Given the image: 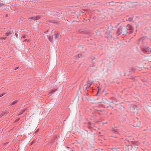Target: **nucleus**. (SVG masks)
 <instances>
[{"instance_id":"obj_30","label":"nucleus","mask_w":151,"mask_h":151,"mask_svg":"<svg viewBox=\"0 0 151 151\" xmlns=\"http://www.w3.org/2000/svg\"><path fill=\"white\" fill-rule=\"evenodd\" d=\"M138 118H137V117H135V120H138Z\"/></svg>"},{"instance_id":"obj_24","label":"nucleus","mask_w":151,"mask_h":151,"mask_svg":"<svg viewBox=\"0 0 151 151\" xmlns=\"http://www.w3.org/2000/svg\"><path fill=\"white\" fill-rule=\"evenodd\" d=\"M27 37V35H24L23 36L21 37V38H26Z\"/></svg>"},{"instance_id":"obj_13","label":"nucleus","mask_w":151,"mask_h":151,"mask_svg":"<svg viewBox=\"0 0 151 151\" xmlns=\"http://www.w3.org/2000/svg\"><path fill=\"white\" fill-rule=\"evenodd\" d=\"M141 125V122L140 121H137V122H135L134 125L135 127H139Z\"/></svg>"},{"instance_id":"obj_20","label":"nucleus","mask_w":151,"mask_h":151,"mask_svg":"<svg viewBox=\"0 0 151 151\" xmlns=\"http://www.w3.org/2000/svg\"><path fill=\"white\" fill-rule=\"evenodd\" d=\"M147 108L148 111L151 114V106H148Z\"/></svg>"},{"instance_id":"obj_26","label":"nucleus","mask_w":151,"mask_h":151,"mask_svg":"<svg viewBox=\"0 0 151 151\" xmlns=\"http://www.w3.org/2000/svg\"><path fill=\"white\" fill-rule=\"evenodd\" d=\"M20 118H18V119H16L15 120L14 122H17L18 121H19L20 120Z\"/></svg>"},{"instance_id":"obj_3","label":"nucleus","mask_w":151,"mask_h":151,"mask_svg":"<svg viewBox=\"0 0 151 151\" xmlns=\"http://www.w3.org/2000/svg\"><path fill=\"white\" fill-rule=\"evenodd\" d=\"M143 51L145 53L150 54L151 52V48L148 47H146L144 49Z\"/></svg>"},{"instance_id":"obj_29","label":"nucleus","mask_w":151,"mask_h":151,"mask_svg":"<svg viewBox=\"0 0 151 151\" xmlns=\"http://www.w3.org/2000/svg\"><path fill=\"white\" fill-rule=\"evenodd\" d=\"M6 93H3L2 94V95H3V96L4 95H5V94H6Z\"/></svg>"},{"instance_id":"obj_7","label":"nucleus","mask_w":151,"mask_h":151,"mask_svg":"<svg viewBox=\"0 0 151 151\" xmlns=\"http://www.w3.org/2000/svg\"><path fill=\"white\" fill-rule=\"evenodd\" d=\"M138 148V145H133L132 147L129 151H137V150Z\"/></svg>"},{"instance_id":"obj_14","label":"nucleus","mask_w":151,"mask_h":151,"mask_svg":"<svg viewBox=\"0 0 151 151\" xmlns=\"http://www.w3.org/2000/svg\"><path fill=\"white\" fill-rule=\"evenodd\" d=\"M88 82H89L88 81V82H87L88 84H87L85 86H86V90H87V89L88 88H90V87L91 85V84H89Z\"/></svg>"},{"instance_id":"obj_31","label":"nucleus","mask_w":151,"mask_h":151,"mask_svg":"<svg viewBox=\"0 0 151 151\" xmlns=\"http://www.w3.org/2000/svg\"><path fill=\"white\" fill-rule=\"evenodd\" d=\"M2 96H3V95H2V94H1V95H0V97H2Z\"/></svg>"},{"instance_id":"obj_19","label":"nucleus","mask_w":151,"mask_h":151,"mask_svg":"<svg viewBox=\"0 0 151 151\" xmlns=\"http://www.w3.org/2000/svg\"><path fill=\"white\" fill-rule=\"evenodd\" d=\"M108 3L110 5H111V6L114 5L115 4V3L113 1L109 2Z\"/></svg>"},{"instance_id":"obj_8","label":"nucleus","mask_w":151,"mask_h":151,"mask_svg":"<svg viewBox=\"0 0 151 151\" xmlns=\"http://www.w3.org/2000/svg\"><path fill=\"white\" fill-rule=\"evenodd\" d=\"M127 30L129 32V30H132L133 29V27L130 25H128L126 27H125Z\"/></svg>"},{"instance_id":"obj_2","label":"nucleus","mask_w":151,"mask_h":151,"mask_svg":"<svg viewBox=\"0 0 151 151\" xmlns=\"http://www.w3.org/2000/svg\"><path fill=\"white\" fill-rule=\"evenodd\" d=\"M119 119L120 121L124 122L127 120V117L126 115L125 114L120 115L119 116Z\"/></svg>"},{"instance_id":"obj_25","label":"nucleus","mask_w":151,"mask_h":151,"mask_svg":"<svg viewBox=\"0 0 151 151\" xmlns=\"http://www.w3.org/2000/svg\"><path fill=\"white\" fill-rule=\"evenodd\" d=\"M36 142V140H34L31 143V145H33L34 143H35Z\"/></svg>"},{"instance_id":"obj_9","label":"nucleus","mask_w":151,"mask_h":151,"mask_svg":"<svg viewBox=\"0 0 151 151\" xmlns=\"http://www.w3.org/2000/svg\"><path fill=\"white\" fill-rule=\"evenodd\" d=\"M41 18V17L40 16H34L33 17H32L31 19H33L34 20H36L39 19Z\"/></svg>"},{"instance_id":"obj_12","label":"nucleus","mask_w":151,"mask_h":151,"mask_svg":"<svg viewBox=\"0 0 151 151\" xmlns=\"http://www.w3.org/2000/svg\"><path fill=\"white\" fill-rule=\"evenodd\" d=\"M112 130L113 132L117 134L118 133V129L116 127H115L114 128H113Z\"/></svg>"},{"instance_id":"obj_18","label":"nucleus","mask_w":151,"mask_h":151,"mask_svg":"<svg viewBox=\"0 0 151 151\" xmlns=\"http://www.w3.org/2000/svg\"><path fill=\"white\" fill-rule=\"evenodd\" d=\"M18 101L16 100H15L14 101H13V102H12V103H11V105H14V104H17L18 102Z\"/></svg>"},{"instance_id":"obj_15","label":"nucleus","mask_w":151,"mask_h":151,"mask_svg":"<svg viewBox=\"0 0 151 151\" xmlns=\"http://www.w3.org/2000/svg\"><path fill=\"white\" fill-rule=\"evenodd\" d=\"M26 111V109H24L22 110L21 111H20L18 114L17 115V116H19V115H21L22 114H23L24 112Z\"/></svg>"},{"instance_id":"obj_35","label":"nucleus","mask_w":151,"mask_h":151,"mask_svg":"<svg viewBox=\"0 0 151 151\" xmlns=\"http://www.w3.org/2000/svg\"><path fill=\"white\" fill-rule=\"evenodd\" d=\"M105 123H105V122L104 123V124H105Z\"/></svg>"},{"instance_id":"obj_21","label":"nucleus","mask_w":151,"mask_h":151,"mask_svg":"<svg viewBox=\"0 0 151 151\" xmlns=\"http://www.w3.org/2000/svg\"><path fill=\"white\" fill-rule=\"evenodd\" d=\"M5 5L4 4L0 3V7L3 8L5 7Z\"/></svg>"},{"instance_id":"obj_28","label":"nucleus","mask_w":151,"mask_h":151,"mask_svg":"<svg viewBox=\"0 0 151 151\" xmlns=\"http://www.w3.org/2000/svg\"><path fill=\"white\" fill-rule=\"evenodd\" d=\"M19 68V67H17L15 69H14V70H16L18 69Z\"/></svg>"},{"instance_id":"obj_10","label":"nucleus","mask_w":151,"mask_h":151,"mask_svg":"<svg viewBox=\"0 0 151 151\" xmlns=\"http://www.w3.org/2000/svg\"><path fill=\"white\" fill-rule=\"evenodd\" d=\"M55 39L57 40L59 39L60 36V34L59 33H57L56 34L55 33Z\"/></svg>"},{"instance_id":"obj_4","label":"nucleus","mask_w":151,"mask_h":151,"mask_svg":"<svg viewBox=\"0 0 151 151\" xmlns=\"http://www.w3.org/2000/svg\"><path fill=\"white\" fill-rule=\"evenodd\" d=\"M11 34V33L10 32H6L4 35H3V37H1L0 38V40H5L6 39V37L8 36L9 35H10Z\"/></svg>"},{"instance_id":"obj_33","label":"nucleus","mask_w":151,"mask_h":151,"mask_svg":"<svg viewBox=\"0 0 151 151\" xmlns=\"http://www.w3.org/2000/svg\"><path fill=\"white\" fill-rule=\"evenodd\" d=\"M112 114V113H110V115H111V114Z\"/></svg>"},{"instance_id":"obj_22","label":"nucleus","mask_w":151,"mask_h":151,"mask_svg":"<svg viewBox=\"0 0 151 151\" xmlns=\"http://www.w3.org/2000/svg\"><path fill=\"white\" fill-rule=\"evenodd\" d=\"M118 106H119V109H124V107L123 106L121 105H119Z\"/></svg>"},{"instance_id":"obj_11","label":"nucleus","mask_w":151,"mask_h":151,"mask_svg":"<svg viewBox=\"0 0 151 151\" xmlns=\"http://www.w3.org/2000/svg\"><path fill=\"white\" fill-rule=\"evenodd\" d=\"M6 114L4 112H2V113L0 114V118L2 117L6 116Z\"/></svg>"},{"instance_id":"obj_34","label":"nucleus","mask_w":151,"mask_h":151,"mask_svg":"<svg viewBox=\"0 0 151 151\" xmlns=\"http://www.w3.org/2000/svg\"><path fill=\"white\" fill-rule=\"evenodd\" d=\"M102 91H103V92H104V89H103V90Z\"/></svg>"},{"instance_id":"obj_32","label":"nucleus","mask_w":151,"mask_h":151,"mask_svg":"<svg viewBox=\"0 0 151 151\" xmlns=\"http://www.w3.org/2000/svg\"><path fill=\"white\" fill-rule=\"evenodd\" d=\"M82 100L83 101V98L82 97Z\"/></svg>"},{"instance_id":"obj_16","label":"nucleus","mask_w":151,"mask_h":151,"mask_svg":"<svg viewBox=\"0 0 151 151\" xmlns=\"http://www.w3.org/2000/svg\"><path fill=\"white\" fill-rule=\"evenodd\" d=\"M57 91V89H52L50 91L49 93H52Z\"/></svg>"},{"instance_id":"obj_17","label":"nucleus","mask_w":151,"mask_h":151,"mask_svg":"<svg viewBox=\"0 0 151 151\" xmlns=\"http://www.w3.org/2000/svg\"><path fill=\"white\" fill-rule=\"evenodd\" d=\"M135 70V69L134 68H132L129 69V72L130 73H132L134 72Z\"/></svg>"},{"instance_id":"obj_5","label":"nucleus","mask_w":151,"mask_h":151,"mask_svg":"<svg viewBox=\"0 0 151 151\" xmlns=\"http://www.w3.org/2000/svg\"><path fill=\"white\" fill-rule=\"evenodd\" d=\"M133 146V145H125L124 148H125V150L126 151H129V150Z\"/></svg>"},{"instance_id":"obj_27","label":"nucleus","mask_w":151,"mask_h":151,"mask_svg":"<svg viewBox=\"0 0 151 151\" xmlns=\"http://www.w3.org/2000/svg\"><path fill=\"white\" fill-rule=\"evenodd\" d=\"M98 88H99V89H98V91L97 93L96 94V96H97V95H98V93H99V86H98Z\"/></svg>"},{"instance_id":"obj_23","label":"nucleus","mask_w":151,"mask_h":151,"mask_svg":"<svg viewBox=\"0 0 151 151\" xmlns=\"http://www.w3.org/2000/svg\"><path fill=\"white\" fill-rule=\"evenodd\" d=\"M66 148H68V150L69 151H75L73 149H72L70 147H66Z\"/></svg>"},{"instance_id":"obj_6","label":"nucleus","mask_w":151,"mask_h":151,"mask_svg":"<svg viewBox=\"0 0 151 151\" xmlns=\"http://www.w3.org/2000/svg\"><path fill=\"white\" fill-rule=\"evenodd\" d=\"M122 33L123 35H126L127 33H129L130 32L128 31L125 27L122 29Z\"/></svg>"},{"instance_id":"obj_1","label":"nucleus","mask_w":151,"mask_h":151,"mask_svg":"<svg viewBox=\"0 0 151 151\" xmlns=\"http://www.w3.org/2000/svg\"><path fill=\"white\" fill-rule=\"evenodd\" d=\"M105 101L104 100V108L105 107H110L111 108V109H112L113 106H113V105H117V104H116L117 101L114 102L112 101H109L106 99H105Z\"/></svg>"}]
</instances>
